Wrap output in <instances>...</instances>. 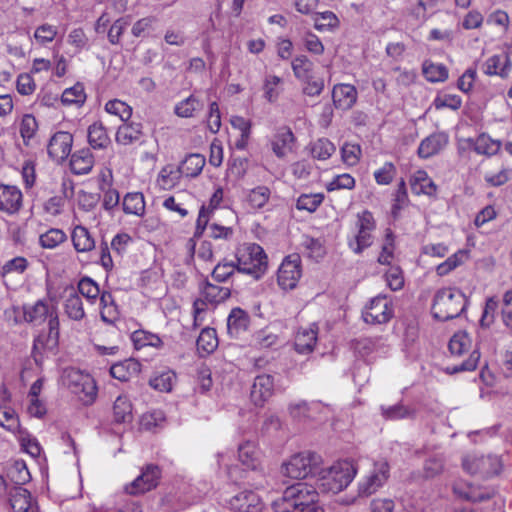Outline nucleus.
Instances as JSON below:
<instances>
[{
	"instance_id": "69168bd1",
	"label": "nucleus",
	"mask_w": 512,
	"mask_h": 512,
	"mask_svg": "<svg viewBox=\"0 0 512 512\" xmlns=\"http://www.w3.org/2000/svg\"><path fill=\"white\" fill-rule=\"evenodd\" d=\"M37 128L38 124L33 115L26 114L23 116L20 125V134L24 140L31 139L35 135Z\"/></svg>"
},
{
	"instance_id": "20e7f679",
	"label": "nucleus",
	"mask_w": 512,
	"mask_h": 512,
	"mask_svg": "<svg viewBox=\"0 0 512 512\" xmlns=\"http://www.w3.org/2000/svg\"><path fill=\"white\" fill-rule=\"evenodd\" d=\"M237 271L259 279L267 268V256L263 248L255 243L243 244L236 252Z\"/></svg>"
},
{
	"instance_id": "79ce46f5",
	"label": "nucleus",
	"mask_w": 512,
	"mask_h": 512,
	"mask_svg": "<svg viewBox=\"0 0 512 512\" xmlns=\"http://www.w3.org/2000/svg\"><path fill=\"white\" fill-rule=\"evenodd\" d=\"M85 99L86 94L84 91V86L81 83H76L74 86L65 89L61 96L62 103L67 105L83 104Z\"/></svg>"
},
{
	"instance_id": "dca6fc26",
	"label": "nucleus",
	"mask_w": 512,
	"mask_h": 512,
	"mask_svg": "<svg viewBox=\"0 0 512 512\" xmlns=\"http://www.w3.org/2000/svg\"><path fill=\"white\" fill-rule=\"evenodd\" d=\"M22 205V193L15 186L0 185V210L8 214L19 211Z\"/></svg>"
},
{
	"instance_id": "72a5a7b5",
	"label": "nucleus",
	"mask_w": 512,
	"mask_h": 512,
	"mask_svg": "<svg viewBox=\"0 0 512 512\" xmlns=\"http://www.w3.org/2000/svg\"><path fill=\"white\" fill-rule=\"evenodd\" d=\"M123 211L126 214L143 216L145 212L144 196L140 192L128 193L123 199Z\"/></svg>"
},
{
	"instance_id": "58836bf2",
	"label": "nucleus",
	"mask_w": 512,
	"mask_h": 512,
	"mask_svg": "<svg viewBox=\"0 0 512 512\" xmlns=\"http://www.w3.org/2000/svg\"><path fill=\"white\" fill-rule=\"evenodd\" d=\"M423 74L430 82H442L448 78V70L443 64H434L429 61L423 63Z\"/></svg>"
},
{
	"instance_id": "603ef678",
	"label": "nucleus",
	"mask_w": 512,
	"mask_h": 512,
	"mask_svg": "<svg viewBox=\"0 0 512 512\" xmlns=\"http://www.w3.org/2000/svg\"><path fill=\"white\" fill-rule=\"evenodd\" d=\"M28 267V261L26 258L18 256L7 261L0 269V275L5 277L12 273L21 274Z\"/></svg>"
},
{
	"instance_id": "4c0bfd02",
	"label": "nucleus",
	"mask_w": 512,
	"mask_h": 512,
	"mask_svg": "<svg viewBox=\"0 0 512 512\" xmlns=\"http://www.w3.org/2000/svg\"><path fill=\"white\" fill-rule=\"evenodd\" d=\"M196 345L198 351L212 353L218 346L216 331L212 328L203 329L197 338Z\"/></svg>"
},
{
	"instance_id": "13d9d810",
	"label": "nucleus",
	"mask_w": 512,
	"mask_h": 512,
	"mask_svg": "<svg viewBox=\"0 0 512 512\" xmlns=\"http://www.w3.org/2000/svg\"><path fill=\"white\" fill-rule=\"evenodd\" d=\"M342 160L350 166L359 162L361 147L358 144L345 143L341 148Z\"/></svg>"
},
{
	"instance_id": "bb28decb",
	"label": "nucleus",
	"mask_w": 512,
	"mask_h": 512,
	"mask_svg": "<svg viewBox=\"0 0 512 512\" xmlns=\"http://www.w3.org/2000/svg\"><path fill=\"white\" fill-rule=\"evenodd\" d=\"M88 142L94 149H105L111 143L107 130L101 122H94L88 127Z\"/></svg>"
},
{
	"instance_id": "aec40b11",
	"label": "nucleus",
	"mask_w": 512,
	"mask_h": 512,
	"mask_svg": "<svg viewBox=\"0 0 512 512\" xmlns=\"http://www.w3.org/2000/svg\"><path fill=\"white\" fill-rule=\"evenodd\" d=\"M448 143V137L444 133H434L423 139L418 147L420 158L427 159L439 153Z\"/></svg>"
},
{
	"instance_id": "a18cd8bd",
	"label": "nucleus",
	"mask_w": 512,
	"mask_h": 512,
	"mask_svg": "<svg viewBox=\"0 0 512 512\" xmlns=\"http://www.w3.org/2000/svg\"><path fill=\"white\" fill-rule=\"evenodd\" d=\"M271 191L267 186H257L250 190L247 200L253 208H262L269 201Z\"/></svg>"
},
{
	"instance_id": "ddd939ff",
	"label": "nucleus",
	"mask_w": 512,
	"mask_h": 512,
	"mask_svg": "<svg viewBox=\"0 0 512 512\" xmlns=\"http://www.w3.org/2000/svg\"><path fill=\"white\" fill-rule=\"evenodd\" d=\"M160 469L157 465L149 464L130 485L127 487L129 494L135 495L152 490L158 484Z\"/></svg>"
},
{
	"instance_id": "0e129e2a",
	"label": "nucleus",
	"mask_w": 512,
	"mask_h": 512,
	"mask_svg": "<svg viewBox=\"0 0 512 512\" xmlns=\"http://www.w3.org/2000/svg\"><path fill=\"white\" fill-rule=\"evenodd\" d=\"M255 454H256L255 446L250 442L241 444L238 448L239 460L246 467H254L255 466L254 465V461L256 459Z\"/></svg>"
},
{
	"instance_id": "423d86ee",
	"label": "nucleus",
	"mask_w": 512,
	"mask_h": 512,
	"mask_svg": "<svg viewBox=\"0 0 512 512\" xmlns=\"http://www.w3.org/2000/svg\"><path fill=\"white\" fill-rule=\"evenodd\" d=\"M390 477V465L387 460L380 459L373 463L369 474L359 483L360 496H370L377 492Z\"/></svg>"
},
{
	"instance_id": "b1692460",
	"label": "nucleus",
	"mask_w": 512,
	"mask_h": 512,
	"mask_svg": "<svg viewBox=\"0 0 512 512\" xmlns=\"http://www.w3.org/2000/svg\"><path fill=\"white\" fill-rule=\"evenodd\" d=\"M205 157L198 153H192L186 156L177 169V173L183 174L186 177H197L205 165Z\"/></svg>"
},
{
	"instance_id": "774afa93",
	"label": "nucleus",
	"mask_w": 512,
	"mask_h": 512,
	"mask_svg": "<svg viewBox=\"0 0 512 512\" xmlns=\"http://www.w3.org/2000/svg\"><path fill=\"white\" fill-rule=\"evenodd\" d=\"M57 35V28L49 24L39 26L34 33L35 39L41 43L52 42Z\"/></svg>"
},
{
	"instance_id": "7ed1b4c3",
	"label": "nucleus",
	"mask_w": 512,
	"mask_h": 512,
	"mask_svg": "<svg viewBox=\"0 0 512 512\" xmlns=\"http://www.w3.org/2000/svg\"><path fill=\"white\" fill-rule=\"evenodd\" d=\"M357 470L352 462L344 460L320 472L317 486L322 492L338 493L354 479Z\"/></svg>"
},
{
	"instance_id": "7c9ffc66",
	"label": "nucleus",
	"mask_w": 512,
	"mask_h": 512,
	"mask_svg": "<svg viewBox=\"0 0 512 512\" xmlns=\"http://www.w3.org/2000/svg\"><path fill=\"white\" fill-rule=\"evenodd\" d=\"M113 417L116 423L132 421V404L126 396H118L113 405Z\"/></svg>"
},
{
	"instance_id": "0eeeda50",
	"label": "nucleus",
	"mask_w": 512,
	"mask_h": 512,
	"mask_svg": "<svg viewBox=\"0 0 512 512\" xmlns=\"http://www.w3.org/2000/svg\"><path fill=\"white\" fill-rule=\"evenodd\" d=\"M49 332L47 335H40L35 339L33 345L34 358L37 361V353L41 351L55 352L59 343V318L57 307L51 306V312L48 315Z\"/></svg>"
},
{
	"instance_id": "680f3d73",
	"label": "nucleus",
	"mask_w": 512,
	"mask_h": 512,
	"mask_svg": "<svg viewBox=\"0 0 512 512\" xmlns=\"http://www.w3.org/2000/svg\"><path fill=\"white\" fill-rule=\"evenodd\" d=\"M433 104L436 109L450 108L452 110H458L461 107L462 100L457 95L444 94L437 96Z\"/></svg>"
},
{
	"instance_id": "e433bc0d",
	"label": "nucleus",
	"mask_w": 512,
	"mask_h": 512,
	"mask_svg": "<svg viewBox=\"0 0 512 512\" xmlns=\"http://www.w3.org/2000/svg\"><path fill=\"white\" fill-rule=\"evenodd\" d=\"M9 501L14 512H20L31 502L30 492L22 486H13L9 490Z\"/></svg>"
},
{
	"instance_id": "338daca9",
	"label": "nucleus",
	"mask_w": 512,
	"mask_h": 512,
	"mask_svg": "<svg viewBox=\"0 0 512 512\" xmlns=\"http://www.w3.org/2000/svg\"><path fill=\"white\" fill-rule=\"evenodd\" d=\"M371 231L372 230H358V234L355 236V241L349 243L355 253H361L363 249L372 244Z\"/></svg>"
},
{
	"instance_id": "a211bd4d",
	"label": "nucleus",
	"mask_w": 512,
	"mask_h": 512,
	"mask_svg": "<svg viewBox=\"0 0 512 512\" xmlns=\"http://www.w3.org/2000/svg\"><path fill=\"white\" fill-rule=\"evenodd\" d=\"M334 106L338 109L348 110L357 100V90L350 84L335 85L332 91Z\"/></svg>"
},
{
	"instance_id": "8fccbe9b",
	"label": "nucleus",
	"mask_w": 512,
	"mask_h": 512,
	"mask_svg": "<svg viewBox=\"0 0 512 512\" xmlns=\"http://www.w3.org/2000/svg\"><path fill=\"white\" fill-rule=\"evenodd\" d=\"M78 291L87 300L94 302L100 295V288L98 284L90 277H83L78 282Z\"/></svg>"
},
{
	"instance_id": "a878e982",
	"label": "nucleus",
	"mask_w": 512,
	"mask_h": 512,
	"mask_svg": "<svg viewBox=\"0 0 512 512\" xmlns=\"http://www.w3.org/2000/svg\"><path fill=\"white\" fill-rule=\"evenodd\" d=\"M71 238L77 252H89L95 248V239L84 226H76L73 229Z\"/></svg>"
},
{
	"instance_id": "473e14b6",
	"label": "nucleus",
	"mask_w": 512,
	"mask_h": 512,
	"mask_svg": "<svg viewBox=\"0 0 512 512\" xmlns=\"http://www.w3.org/2000/svg\"><path fill=\"white\" fill-rule=\"evenodd\" d=\"M202 294L207 302L218 304L228 299L231 292L227 287L214 285L206 281L202 289Z\"/></svg>"
},
{
	"instance_id": "de8ad7c7",
	"label": "nucleus",
	"mask_w": 512,
	"mask_h": 512,
	"mask_svg": "<svg viewBox=\"0 0 512 512\" xmlns=\"http://www.w3.org/2000/svg\"><path fill=\"white\" fill-rule=\"evenodd\" d=\"M201 108L202 105L200 104L198 99L191 95L188 98L181 101L180 103H178L175 106L174 112L179 117L189 118L193 116L196 110H199Z\"/></svg>"
},
{
	"instance_id": "ea45409f",
	"label": "nucleus",
	"mask_w": 512,
	"mask_h": 512,
	"mask_svg": "<svg viewBox=\"0 0 512 512\" xmlns=\"http://www.w3.org/2000/svg\"><path fill=\"white\" fill-rule=\"evenodd\" d=\"M335 150L334 144L326 138H320L311 145V154L318 160H327Z\"/></svg>"
},
{
	"instance_id": "f03ea898",
	"label": "nucleus",
	"mask_w": 512,
	"mask_h": 512,
	"mask_svg": "<svg viewBox=\"0 0 512 512\" xmlns=\"http://www.w3.org/2000/svg\"><path fill=\"white\" fill-rule=\"evenodd\" d=\"M467 306L466 296L456 288H443L436 292L432 305L433 316L440 321L459 317Z\"/></svg>"
},
{
	"instance_id": "4be33fe9",
	"label": "nucleus",
	"mask_w": 512,
	"mask_h": 512,
	"mask_svg": "<svg viewBox=\"0 0 512 512\" xmlns=\"http://www.w3.org/2000/svg\"><path fill=\"white\" fill-rule=\"evenodd\" d=\"M93 165L94 158L89 149H82L71 156L70 167L74 174H87L91 171Z\"/></svg>"
},
{
	"instance_id": "c85d7f7f",
	"label": "nucleus",
	"mask_w": 512,
	"mask_h": 512,
	"mask_svg": "<svg viewBox=\"0 0 512 512\" xmlns=\"http://www.w3.org/2000/svg\"><path fill=\"white\" fill-rule=\"evenodd\" d=\"M142 135V125L140 123H129L121 125L116 133V141L122 145H130L138 141Z\"/></svg>"
},
{
	"instance_id": "49530a36",
	"label": "nucleus",
	"mask_w": 512,
	"mask_h": 512,
	"mask_svg": "<svg viewBox=\"0 0 512 512\" xmlns=\"http://www.w3.org/2000/svg\"><path fill=\"white\" fill-rule=\"evenodd\" d=\"M67 239L66 234L56 228L48 230L46 233L40 235L39 241L43 248L53 249Z\"/></svg>"
},
{
	"instance_id": "f8f14e48",
	"label": "nucleus",
	"mask_w": 512,
	"mask_h": 512,
	"mask_svg": "<svg viewBox=\"0 0 512 512\" xmlns=\"http://www.w3.org/2000/svg\"><path fill=\"white\" fill-rule=\"evenodd\" d=\"M72 144V134L66 131H58L51 137L47 152L54 161L62 162L69 156Z\"/></svg>"
},
{
	"instance_id": "5fc2aeb1",
	"label": "nucleus",
	"mask_w": 512,
	"mask_h": 512,
	"mask_svg": "<svg viewBox=\"0 0 512 512\" xmlns=\"http://www.w3.org/2000/svg\"><path fill=\"white\" fill-rule=\"evenodd\" d=\"M235 269H237V264L224 260L215 266L211 276L217 282H225L234 274Z\"/></svg>"
},
{
	"instance_id": "c9c22d12",
	"label": "nucleus",
	"mask_w": 512,
	"mask_h": 512,
	"mask_svg": "<svg viewBox=\"0 0 512 512\" xmlns=\"http://www.w3.org/2000/svg\"><path fill=\"white\" fill-rule=\"evenodd\" d=\"M501 147V143L498 140L492 139L486 134L479 135L473 142V149L478 154L487 156L495 155Z\"/></svg>"
},
{
	"instance_id": "37998d69",
	"label": "nucleus",
	"mask_w": 512,
	"mask_h": 512,
	"mask_svg": "<svg viewBox=\"0 0 512 512\" xmlns=\"http://www.w3.org/2000/svg\"><path fill=\"white\" fill-rule=\"evenodd\" d=\"M176 380V375L172 371H165L161 374L151 378L149 384L155 390L161 392H170L173 387V383Z\"/></svg>"
},
{
	"instance_id": "e2e57ef3",
	"label": "nucleus",
	"mask_w": 512,
	"mask_h": 512,
	"mask_svg": "<svg viewBox=\"0 0 512 512\" xmlns=\"http://www.w3.org/2000/svg\"><path fill=\"white\" fill-rule=\"evenodd\" d=\"M396 174V167L391 162H386L382 168L375 171L374 177L378 184L388 185L392 182Z\"/></svg>"
},
{
	"instance_id": "f704fd0d",
	"label": "nucleus",
	"mask_w": 512,
	"mask_h": 512,
	"mask_svg": "<svg viewBox=\"0 0 512 512\" xmlns=\"http://www.w3.org/2000/svg\"><path fill=\"white\" fill-rule=\"evenodd\" d=\"M51 312V306L39 300L33 306L24 309V318L28 322L42 323Z\"/></svg>"
},
{
	"instance_id": "1a4fd4ad",
	"label": "nucleus",
	"mask_w": 512,
	"mask_h": 512,
	"mask_svg": "<svg viewBox=\"0 0 512 512\" xmlns=\"http://www.w3.org/2000/svg\"><path fill=\"white\" fill-rule=\"evenodd\" d=\"M300 257L297 254L287 256L278 269L277 281L284 290L294 289L301 277Z\"/></svg>"
},
{
	"instance_id": "6e6552de",
	"label": "nucleus",
	"mask_w": 512,
	"mask_h": 512,
	"mask_svg": "<svg viewBox=\"0 0 512 512\" xmlns=\"http://www.w3.org/2000/svg\"><path fill=\"white\" fill-rule=\"evenodd\" d=\"M393 316L391 302L386 296H376L362 312L363 320L368 324H384Z\"/></svg>"
},
{
	"instance_id": "cd10ccee",
	"label": "nucleus",
	"mask_w": 512,
	"mask_h": 512,
	"mask_svg": "<svg viewBox=\"0 0 512 512\" xmlns=\"http://www.w3.org/2000/svg\"><path fill=\"white\" fill-rule=\"evenodd\" d=\"M510 69V60L507 54L494 55L487 59L484 73L506 77Z\"/></svg>"
},
{
	"instance_id": "9b49d317",
	"label": "nucleus",
	"mask_w": 512,
	"mask_h": 512,
	"mask_svg": "<svg viewBox=\"0 0 512 512\" xmlns=\"http://www.w3.org/2000/svg\"><path fill=\"white\" fill-rule=\"evenodd\" d=\"M499 461L497 457L492 456H466L463 459V469L471 474H481L489 477L498 473Z\"/></svg>"
},
{
	"instance_id": "393cba45",
	"label": "nucleus",
	"mask_w": 512,
	"mask_h": 512,
	"mask_svg": "<svg viewBox=\"0 0 512 512\" xmlns=\"http://www.w3.org/2000/svg\"><path fill=\"white\" fill-rule=\"evenodd\" d=\"M65 314L74 321H80L85 317L82 299L77 291L71 287L64 301Z\"/></svg>"
},
{
	"instance_id": "6e6d98bb",
	"label": "nucleus",
	"mask_w": 512,
	"mask_h": 512,
	"mask_svg": "<svg viewBox=\"0 0 512 512\" xmlns=\"http://www.w3.org/2000/svg\"><path fill=\"white\" fill-rule=\"evenodd\" d=\"M479 360L480 352L477 349H475L470 353L469 358L467 360L463 361L459 365L448 367L446 371L448 374H456L463 371H473L476 369Z\"/></svg>"
},
{
	"instance_id": "052dcab7",
	"label": "nucleus",
	"mask_w": 512,
	"mask_h": 512,
	"mask_svg": "<svg viewBox=\"0 0 512 512\" xmlns=\"http://www.w3.org/2000/svg\"><path fill=\"white\" fill-rule=\"evenodd\" d=\"M11 479L16 484L15 486H22L30 480V473L24 462L16 461L10 470Z\"/></svg>"
},
{
	"instance_id": "6ab92c4d",
	"label": "nucleus",
	"mask_w": 512,
	"mask_h": 512,
	"mask_svg": "<svg viewBox=\"0 0 512 512\" xmlns=\"http://www.w3.org/2000/svg\"><path fill=\"white\" fill-rule=\"evenodd\" d=\"M250 324V316L243 309L233 308L227 318V331L232 338H239Z\"/></svg>"
},
{
	"instance_id": "f257e3e1",
	"label": "nucleus",
	"mask_w": 512,
	"mask_h": 512,
	"mask_svg": "<svg viewBox=\"0 0 512 512\" xmlns=\"http://www.w3.org/2000/svg\"><path fill=\"white\" fill-rule=\"evenodd\" d=\"M317 502L316 488L306 482H298L287 487L272 507L274 512H323Z\"/></svg>"
},
{
	"instance_id": "bf43d9fd",
	"label": "nucleus",
	"mask_w": 512,
	"mask_h": 512,
	"mask_svg": "<svg viewBox=\"0 0 512 512\" xmlns=\"http://www.w3.org/2000/svg\"><path fill=\"white\" fill-rule=\"evenodd\" d=\"M0 426L9 431H15L19 427L18 417L10 407H0Z\"/></svg>"
},
{
	"instance_id": "2f4dec72",
	"label": "nucleus",
	"mask_w": 512,
	"mask_h": 512,
	"mask_svg": "<svg viewBox=\"0 0 512 512\" xmlns=\"http://www.w3.org/2000/svg\"><path fill=\"white\" fill-rule=\"evenodd\" d=\"M472 347V339L466 331L456 332L450 339L448 348L452 355L462 356Z\"/></svg>"
},
{
	"instance_id": "5701e85b",
	"label": "nucleus",
	"mask_w": 512,
	"mask_h": 512,
	"mask_svg": "<svg viewBox=\"0 0 512 512\" xmlns=\"http://www.w3.org/2000/svg\"><path fill=\"white\" fill-rule=\"evenodd\" d=\"M140 363L135 359H127L116 363L110 368V375L122 382L128 381L133 375L140 372Z\"/></svg>"
},
{
	"instance_id": "c03bdc74",
	"label": "nucleus",
	"mask_w": 512,
	"mask_h": 512,
	"mask_svg": "<svg viewBox=\"0 0 512 512\" xmlns=\"http://www.w3.org/2000/svg\"><path fill=\"white\" fill-rule=\"evenodd\" d=\"M324 200L322 193L302 194L297 199L296 207L298 210H306L310 213L315 212Z\"/></svg>"
},
{
	"instance_id": "412c9836",
	"label": "nucleus",
	"mask_w": 512,
	"mask_h": 512,
	"mask_svg": "<svg viewBox=\"0 0 512 512\" xmlns=\"http://www.w3.org/2000/svg\"><path fill=\"white\" fill-rule=\"evenodd\" d=\"M411 190L414 194L432 196L436 193V185L424 170L416 171L410 179Z\"/></svg>"
},
{
	"instance_id": "39448f33",
	"label": "nucleus",
	"mask_w": 512,
	"mask_h": 512,
	"mask_svg": "<svg viewBox=\"0 0 512 512\" xmlns=\"http://www.w3.org/2000/svg\"><path fill=\"white\" fill-rule=\"evenodd\" d=\"M321 457L314 452H301L293 455L290 460L283 465V472L286 476L293 479H304L309 475L316 474Z\"/></svg>"
},
{
	"instance_id": "2eb2a0df",
	"label": "nucleus",
	"mask_w": 512,
	"mask_h": 512,
	"mask_svg": "<svg viewBox=\"0 0 512 512\" xmlns=\"http://www.w3.org/2000/svg\"><path fill=\"white\" fill-rule=\"evenodd\" d=\"M296 138L287 126L279 127L271 141L272 151L278 158H284L293 151Z\"/></svg>"
},
{
	"instance_id": "a19ab883",
	"label": "nucleus",
	"mask_w": 512,
	"mask_h": 512,
	"mask_svg": "<svg viewBox=\"0 0 512 512\" xmlns=\"http://www.w3.org/2000/svg\"><path fill=\"white\" fill-rule=\"evenodd\" d=\"M313 63L304 55L296 57L292 61L294 75L299 80H309L312 76Z\"/></svg>"
},
{
	"instance_id": "f3484780",
	"label": "nucleus",
	"mask_w": 512,
	"mask_h": 512,
	"mask_svg": "<svg viewBox=\"0 0 512 512\" xmlns=\"http://www.w3.org/2000/svg\"><path fill=\"white\" fill-rule=\"evenodd\" d=\"M318 327L311 324L309 327L300 328L294 340L295 350L300 354H308L314 350L317 342Z\"/></svg>"
},
{
	"instance_id": "864d4df0",
	"label": "nucleus",
	"mask_w": 512,
	"mask_h": 512,
	"mask_svg": "<svg viewBox=\"0 0 512 512\" xmlns=\"http://www.w3.org/2000/svg\"><path fill=\"white\" fill-rule=\"evenodd\" d=\"M466 256L467 254L465 251L459 250L458 252L447 258L443 263L437 266V274L439 276H444L448 274L450 271L459 266L463 262V258Z\"/></svg>"
},
{
	"instance_id": "3c124183",
	"label": "nucleus",
	"mask_w": 512,
	"mask_h": 512,
	"mask_svg": "<svg viewBox=\"0 0 512 512\" xmlns=\"http://www.w3.org/2000/svg\"><path fill=\"white\" fill-rule=\"evenodd\" d=\"M131 17L125 16L117 19L108 31V40L112 45L120 43V38L125 29L130 25Z\"/></svg>"
},
{
	"instance_id": "09e8293b",
	"label": "nucleus",
	"mask_w": 512,
	"mask_h": 512,
	"mask_svg": "<svg viewBox=\"0 0 512 512\" xmlns=\"http://www.w3.org/2000/svg\"><path fill=\"white\" fill-rule=\"evenodd\" d=\"M105 110L110 114L119 116L124 122L128 121L132 115V108L118 99L108 101L105 105Z\"/></svg>"
},
{
	"instance_id": "4468645a",
	"label": "nucleus",
	"mask_w": 512,
	"mask_h": 512,
	"mask_svg": "<svg viewBox=\"0 0 512 512\" xmlns=\"http://www.w3.org/2000/svg\"><path fill=\"white\" fill-rule=\"evenodd\" d=\"M273 391V377L268 374L259 375L254 380L250 397L256 406L262 407L265 402L273 395Z\"/></svg>"
},
{
	"instance_id": "4d7b16f0",
	"label": "nucleus",
	"mask_w": 512,
	"mask_h": 512,
	"mask_svg": "<svg viewBox=\"0 0 512 512\" xmlns=\"http://www.w3.org/2000/svg\"><path fill=\"white\" fill-rule=\"evenodd\" d=\"M132 340L137 349L144 346H158L161 343L158 336L141 330L135 331L132 334Z\"/></svg>"
},
{
	"instance_id": "9d476101",
	"label": "nucleus",
	"mask_w": 512,
	"mask_h": 512,
	"mask_svg": "<svg viewBox=\"0 0 512 512\" xmlns=\"http://www.w3.org/2000/svg\"><path fill=\"white\" fill-rule=\"evenodd\" d=\"M229 508L234 512H263L265 504L253 490L245 489L230 498Z\"/></svg>"
},
{
	"instance_id": "c756f323",
	"label": "nucleus",
	"mask_w": 512,
	"mask_h": 512,
	"mask_svg": "<svg viewBox=\"0 0 512 512\" xmlns=\"http://www.w3.org/2000/svg\"><path fill=\"white\" fill-rule=\"evenodd\" d=\"M381 415L385 420L395 421L406 418H414L416 411L408 406L398 403L392 406H381Z\"/></svg>"
}]
</instances>
